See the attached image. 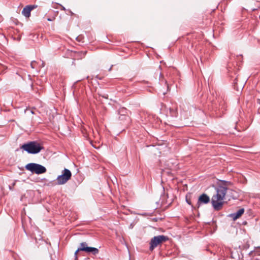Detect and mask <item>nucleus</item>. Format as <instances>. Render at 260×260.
I'll use <instances>...</instances> for the list:
<instances>
[{
  "instance_id": "obj_1",
  "label": "nucleus",
  "mask_w": 260,
  "mask_h": 260,
  "mask_svg": "<svg viewBox=\"0 0 260 260\" xmlns=\"http://www.w3.org/2000/svg\"><path fill=\"white\" fill-rule=\"evenodd\" d=\"M227 187L222 186H219L216 188V193L213 195L211 199L212 205L216 211L220 210L223 205V200L224 199L227 192Z\"/></svg>"
},
{
  "instance_id": "obj_2",
  "label": "nucleus",
  "mask_w": 260,
  "mask_h": 260,
  "mask_svg": "<svg viewBox=\"0 0 260 260\" xmlns=\"http://www.w3.org/2000/svg\"><path fill=\"white\" fill-rule=\"evenodd\" d=\"M21 148L29 154H37L44 149L43 146L37 141H31L23 144Z\"/></svg>"
},
{
  "instance_id": "obj_3",
  "label": "nucleus",
  "mask_w": 260,
  "mask_h": 260,
  "mask_svg": "<svg viewBox=\"0 0 260 260\" xmlns=\"http://www.w3.org/2000/svg\"><path fill=\"white\" fill-rule=\"evenodd\" d=\"M169 240V238L165 235L155 236L151 239L149 250L152 251L155 247Z\"/></svg>"
},
{
  "instance_id": "obj_4",
  "label": "nucleus",
  "mask_w": 260,
  "mask_h": 260,
  "mask_svg": "<svg viewBox=\"0 0 260 260\" xmlns=\"http://www.w3.org/2000/svg\"><path fill=\"white\" fill-rule=\"evenodd\" d=\"M25 169L32 173L37 174H43L47 171V169L44 166L36 163L28 164L25 166Z\"/></svg>"
},
{
  "instance_id": "obj_5",
  "label": "nucleus",
  "mask_w": 260,
  "mask_h": 260,
  "mask_svg": "<svg viewBox=\"0 0 260 260\" xmlns=\"http://www.w3.org/2000/svg\"><path fill=\"white\" fill-rule=\"evenodd\" d=\"M71 172L69 169H64L61 172V174L57 177V184L58 185L64 184L71 178Z\"/></svg>"
},
{
  "instance_id": "obj_6",
  "label": "nucleus",
  "mask_w": 260,
  "mask_h": 260,
  "mask_svg": "<svg viewBox=\"0 0 260 260\" xmlns=\"http://www.w3.org/2000/svg\"><path fill=\"white\" fill-rule=\"evenodd\" d=\"M78 251H83L88 253H91L93 255H96L99 252V250L98 248L88 247L86 242H82L80 244V247L78 248Z\"/></svg>"
},
{
  "instance_id": "obj_7",
  "label": "nucleus",
  "mask_w": 260,
  "mask_h": 260,
  "mask_svg": "<svg viewBox=\"0 0 260 260\" xmlns=\"http://www.w3.org/2000/svg\"><path fill=\"white\" fill-rule=\"evenodd\" d=\"M209 202H210L209 197L205 193H203L199 197V198L198 199V201L197 203V207L198 208H199L201 204H208V203H209Z\"/></svg>"
},
{
  "instance_id": "obj_8",
  "label": "nucleus",
  "mask_w": 260,
  "mask_h": 260,
  "mask_svg": "<svg viewBox=\"0 0 260 260\" xmlns=\"http://www.w3.org/2000/svg\"><path fill=\"white\" fill-rule=\"evenodd\" d=\"M119 119L122 124L125 125H128L131 121V118L128 115L119 116Z\"/></svg>"
},
{
  "instance_id": "obj_9",
  "label": "nucleus",
  "mask_w": 260,
  "mask_h": 260,
  "mask_svg": "<svg viewBox=\"0 0 260 260\" xmlns=\"http://www.w3.org/2000/svg\"><path fill=\"white\" fill-rule=\"evenodd\" d=\"M244 209L241 208L238 210L237 212L231 214L230 215V216L233 218L234 220H236L240 217H241V215L244 213Z\"/></svg>"
},
{
  "instance_id": "obj_10",
  "label": "nucleus",
  "mask_w": 260,
  "mask_h": 260,
  "mask_svg": "<svg viewBox=\"0 0 260 260\" xmlns=\"http://www.w3.org/2000/svg\"><path fill=\"white\" fill-rule=\"evenodd\" d=\"M250 256L251 257L252 260H259V258L257 257V256H260V248L255 249L253 251L249 253Z\"/></svg>"
},
{
  "instance_id": "obj_11",
  "label": "nucleus",
  "mask_w": 260,
  "mask_h": 260,
  "mask_svg": "<svg viewBox=\"0 0 260 260\" xmlns=\"http://www.w3.org/2000/svg\"><path fill=\"white\" fill-rule=\"evenodd\" d=\"M222 95L221 94V93L219 92L218 91H217L215 89H212L210 91V94H208V97L212 96V98H217L221 96Z\"/></svg>"
},
{
  "instance_id": "obj_12",
  "label": "nucleus",
  "mask_w": 260,
  "mask_h": 260,
  "mask_svg": "<svg viewBox=\"0 0 260 260\" xmlns=\"http://www.w3.org/2000/svg\"><path fill=\"white\" fill-rule=\"evenodd\" d=\"M31 11L30 8L28 6H26L23 8L22 13L25 17L28 18L30 16Z\"/></svg>"
},
{
  "instance_id": "obj_13",
  "label": "nucleus",
  "mask_w": 260,
  "mask_h": 260,
  "mask_svg": "<svg viewBox=\"0 0 260 260\" xmlns=\"http://www.w3.org/2000/svg\"><path fill=\"white\" fill-rule=\"evenodd\" d=\"M118 113L119 116H125L128 115L127 114V110L125 108H121L118 111Z\"/></svg>"
},
{
  "instance_id": "obj_14",
  "label": "nucleus",
  "mask_w": 260,
  "mask_h": 260,
  "mask_svg": "<svg viewBox=\"0 0 260 260\" xmlns=\"http://www.w3.org/2000/svg\"><path fill=\"white\" fill-rule=\"evenodd\" d=\"M83 89H78V91L74 90L73 91V94L75 98H79L80 95V92H82Z\"/></svg>"
},
{
  "instance_id": "obj_15",
  "label": "nucleus",
  "mask_w": 260,
  "mask_h": 260,
  "mask_svg": "<svg viewBox=\"0 0 260 260\" xmlns=\"http://www.w3.org/2000/svg\"><path fill=\"white\" fill-rule=\"evenodd\" d=\"M236 80H237L236 79H235L234 80V89L237 88L236 90H237V93L236 94V96H239V95H240V94H241V91H240V90H239V89L238 88H237V82H236Z\"/></svg>"
},
{
  "instance_id": "obj_16",
  "label": "nucleus",
  "mask_w": 260,
  "mask_h": 260,
  "mask_svg": "<svg viewBox=\"0 0 260 260\" xmlns=\"http://www.w3.org/2000/svg\"><path fill=\"white\" fill-rule=\"evenodd\" d=\"M38 62L36 61H32L30 63V66L32 69H36L38 64Z\"/></svg>"
},
{
  "instance_id": "obj_17",
  "label": "nucleus",
  "mask_w": 260,
  "mask_h": 260,
  "mask_svg": "<svg viewBox=\"0 0 260 260\" xmlns=\"http://www.w3.org/2000/svg\"><path fill=\"white\" fill-rule=\"evenodd\" d=\"M28 7H29L31 9V10H32L33 9L36 8L37 7V5H28Z\"/></svg>"
},
{
  "instance_id": "obj_18",
  "label": "nucleus",
  "mask_w": 260,
  "mask_h": 260,
  "mask_svg": "<svg viewBox=\"0 0 260 260\" xmlns=\"http://www.w3.org/2000/svg\"><path fill=\"white\" fill-rule=\"evenodd\" d=\"M186 202H187L188 204H189V205H191V204L190 199L188 198L187 196H186Z\"/></svg>"
},
{
  "instance_id": "obj_19",
  "label": "nucleus",
  "mask_w": 260,
  "mask_h": 260,
  "mask_svg": "<svg viewBox=\"0 0 260 260\" xmlns=\"http://www.w3.org/2000/svg\"><path fill=\"white\" fill-rule=\"evenodd\" d=\"M164 79V76L163 75L160 73L159 74V81L162 82Z\"/></svg>"
},
{
  "instance_id": "obj_20",
  "label": "nucleus",
  "mask_w": 260,
  "mask_h": 260,
  "mask_svg": "<svg viewBox=\"0 0 260 260\" xmlns=\"http://www.w3.org/2000/svg\"><path fill=\"white\" fill-rule=\"evenodd\" d=\"M59 6L60 7V10H63V11H66V9L63 6H62L60 4H59Z\"/></svg>"
},
{
  "instance_id": "obj_21",
  "label": "nucleus",
  "mask_w": 260,
  "mask_h": 260,
  "mask_svg": "<svg viewBox=\"0 0 260 260\" xmlns=\"http://www.w3.org/2000/svg\"><path fill=\"white\" fill-rule=\"evenodd\" d=\"M79 251H78V249L75 251V258L76 259L77 258V253L78 252H79Z\"/></svg>"
},
{
  "instance_id": "obj_22",
  "label": "nucleus",
  "mask_w": 260,
  "mask_h": 260,
  "mask_svg": "<svg viewBox=\"0 0 260 260\" xmlns=\"http://www.w3.org/2000/svg\"><path fill=\"white\" fill-rule=\"evenodd\" d=\"M96 78L99 79L100 80H102L103 79L102 77H100L99 75L96 76Z\"/></svg>"
},
{
  "instance_id": "obj_23",
  "label": "nucleus",
  "mask_w": 260,
  "mask_h": 260,
  "mask_svg": "<svg viewBox=\"0 0 260 260\" xmlns=\"http://www.w3.org/2000/svg\"><path fill=\"white\" fill-rule=\"evenodd\" d=\"M45 66V63L43 61H42V63H41V67H44Z\"/></svg>"
},
{
  "instance_id": "obj_24",
  "label": "nucleus",
  "mask_w": 260,
  "mask_h": 260,
  "mask_svg": "<svg viewBox=\"0 0 260 260\" xmlns=\"http://www.w3.org/2000/svg\"><path fill=\"white\" fill-rule=\"evenodd\" d=\"M113 65H112L111 67L108 69V71L110 72L112 70V68L113 67Z\"/></svg>"
},
{
  "instance_id": "obj_25",
  "label": "nucleus",
  "mask_w": 260,
  "mask_h": 260,
  "mask_svg": "<svg viewBox=\"0 0 260 260\" xmlns=\"http://www.w3.org/2000/svg\"><path fill=\"white\" fill-rule=\"evenodd\" d=\"M82 53H83V55L85 56L86 53V51H84V52H81Z\"/></svg>"
},
{
  "instance_id": "obj_26",
  "label": "nucleus",
  "mask_w": 260,
  "mask_h": 260,
  "mask_svg": "<svg viewBox=\"0 0 260 260\" xmlns=\"http://www.w3.org/2000/svg\"><path fill=\"white\" fill-rule=\"evenodd\" d=\"M165 84H167V87H168V89L169 88V86H168V84H167V81L166 80L165 81Z\"/></svg>"
},
{
  "instance_id": "obj_27",
  "label": "nucleus",
  "mask_w": 260,
  "mask_h": 260,
  "mask_svg": "<svg viewBox=\"0 0 260 260\" xmlns=\"http://www.w3.org/2000/svg\"><path fill=\"white\" fill-rule=\"evenodd\" d=\"M257 103L260 104V99H258Z\"/></svg>"
},
{
  "instance_id": "obj_28",
  "label": "nucleus",
  "mask_w": 260,
  "mask_h": 260,
  "mask_svg": "<svg viewBox=\"0 0 260 260\" xmlns=\"http://www.w3.org/2000/svg\"><path fill=\"white\" fill-rule=\"evenodd\" d=\"M47 20L49 21H52V19H50V18H48Z\"/></svg>"
},
{
  "instance_id": "obj_29",
  "label": "nucleus",
  "mask_w": 260,
  "mask_h": 260,
  "mask_svg": "<svg viewBox=\"0 0 260 260\" xmlns=\"http://www.w3.org/2000/svg\"><path fill=\"white\" fill-rule=\"evenodd\" d=\"M102 98H107V97H106V96H104V95H103V96H102Z\"/></svg>"
},
{
  "instance_id": "obj_30",
  "label": "nucleus",
  "mask_w": 260,
  "mask_h": 260,
  "mask_svg": "<svg viewBox=\"0 0 260 260\" xmlns=\"http://www.w3.org/2000/svg\"><path fill=\"white\" fill-rule=\"evenodd\" d=\"M31 112L32 114H34V112L32 111H31Z\"/></svg>"
},
{
  "instance_id": "obj_31",
  "label": "nucleus",
  "mask_w": 260,
  "mask_h": 260,
  "mask_svg": "<svg viewBox=\"0 0 260 260\" xmlns=\"http://www.w3.org/2000/svg\"><path fill=\"white\" fill-rule=\"evenodd\" d=\"M1 66H2V65L0 64V67H1Z\"/></svg>"
}]
</instances>
